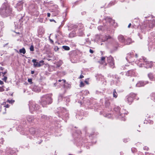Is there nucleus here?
<instances>
[{"label":"nucleus","instance_id":"nucleus-1","mask_svg":"<svg viewBox=\"0 0 155 155\" xmlns=\"http://www.w3.org/2000/svg\"><path fill=\"white\" fill-rule=\"evenodd\" d=\"M52 94H48L43 95L41 97L40 104L44 107L47 105L51 104L52 102Z\"/></svg>","mask_w":155,"mask_h":155},{"label":"nucleus","instance_id":"nucleus-2","mask_svg":"<svg viewBox=\"0 0 155 155\" xmlns=\"http://www.w3.org/2000/svg\"><path fill=\"white\" fill-rule=\"evenodd\" d=\"M12 12V9L9 7L5 8H1L0 10V14L4 17H7L10 15Z\"/></svg>","mask_w":155,"mask_h":155},{"label":"nucleus","instance_id":"nucleus-3","mask_svg":"<svg viewBox=\"0 0 155 155\" xmlns=\"http://www.w3.org/2000/svg\"><path fill=\"white\" fill-rule=\"evenodd\" d=\"M107 63L110 67L112 68L115 67V64L114 58L111 56L107 57Z\"/></svg>","mask_w":155,"mask_h":155},{"label":"nucleus","instance_id":"nucleus-4","mask_svg":"<svg viewBox=\"0 0 155 155\" xmlns=\"http://www.w3.org/2000/svg\"><path fill=\"white\" fill-rule=\"evenodd\" d=\"M136 94L133 93H131L127 98L128 103L130 104H131L133 101L134 99L136 98Z\"/></svg>","mask_w":155,"mask_h":155},{"label":"nucleus","instance_id":"nucleus-5","mask_svg":"<svg viewBox=\"0 0 155 155\" xmlns=\"http://www.w3.org/2000/svg\"><path fill=\"white\" fill-rule=\"evenodd\" d=\"M29 107L31 111H33L39 109L38 105L36 104L35 103H30L29 104Z\"/></svg>","mask_w":155,"mask_h":155},{"label":"nucleus","instance_id":"nucleus-6","mask_svg":"<svg viewBox=\"0 0 155 155\" xmlns=\"http://www.w3.org/2000/svg\"><path fill=\"white\" fill-rule=\"evenodd\" d=\"M126 75L127 76L135 77L137 76L135 71L134 70H130L128 71L126 73Z\"/></svg>","mask_w":155,"mask_h":155},{"label":"nucleus","instance_id":"nucleus-7","mask_svg":"<svg viewBox=\"0 0 155 155\" xmlns=\"http://www.w3.org/2000/svg\"><path fill=\"white\" fill-rule=\"evenodd\" d=\"M148 83V81H139V82L137 84V86L139 87H142L144 86L145 85L147 84Z\"/></svg>","mask_w":155,"mask_h":155},{"label":"nucleus","instance_id":"nucleus-8","mask_svg":"<svg viewBox=\"0 0 155 155\" xmlns=\"http://www.w3.org/2000/svg\"><path fill=\"white\" fill-rule=\"evenodd\" d=\"M105 57H101L100 60L98 61V62L101 64L106 66L107 63L105 62Z\"/></svg>","mask_w":155,"mask_h":155},{"label":"nucleus","instance_id":"nucleus-9","mask_svg":"<svg viewBox=\"0 0 155 155\" xmlns=\"http://www.w3.org/2000/svg\"><path fill=\"white\" fill-rule=\"evenodd\" d=\"M118 39L119 41L121 43L124 42L125 41L124 37L122 35H119L118 37Z\"/></svg>","mask_w":155,"mask_h":155},{"label":"nucleus","instance_id":"nucleus-10","mask_svg":"<svg viewBox=\"0 0 155 155\" xmlns=\"http://www.w3.org/2000/svg\"><path fill=\"white\" fill-rule=\"evenodd\" d=\"M147 68H151L153 66V62L152 61H149L146 63Z\"/></svg>","mask_w":155,"mask_h":155},{"label":"nucleus","instance_id":"nucleus-11","mask_svg":"<svg viewBox=\"0 0 155 155\" xmlns=\"http://www.w3.org/2000/svg\"><path fill=\"white\" fill-rule=\"evenodd\" d=\"M148 77L149 79L152 81L155 80V78L153 73H150L148 74Z\"/></svg>","mask_w":155,"mask_h":155},{"label":"nucleus","instance_id":"nucleus-12","mask_svg":"<svg viewBox=\"0 0 155 155\" xmlns=\"http://www.w3.org/2000/svg\"><path fill=\"white\" fill-rule=\"evenodd\" d=\"M27 121L29 123H31L34 120L33 117L32 116H29L27 117Z\"/></svg>","mask_w":155,"mask_h":155},{"label":"nucleus","instance_id":"nucleus-13","mask_svg":"<svg viewBox=\"0 0 155 155\" xmlns=\"http://www.w3.org/2000/svg\"><path fill=\"white\" fill-rule=\"evenodd\" d=\"M150 23L152 24V25H149V27L153 28L155 26V19L153 20L152 21H150Z\"/></svg>","mask_w":155,"mask_h":155},{"label":"nucleus","instance_id":"nucleus-14","mask_svg":"<svg viewBox=\"0 0 155 155\" xmlns=\"http://www.w3.org/2000/svg\"><path fill=\"white\" fill-rule=\"evenodd\" d=\"M29 131L30 133L32 135L35 134L36 132L35 129L33 127L30 128Z\"/></svg>","mask_w":155,"mask_h":155},{"label":"nucleus","instance_id":"nucleus-15","mask_svg":"<svg viewBox=\"0 0 155 155\" xmlns=\"http://www.w3.org/2000/svg\"><path fill=\"white\" fill-rule=\"evenodd\" d=\"M32 62L34 63V66L35 67H38V62H37V60L35 59H33L32 60Z\"/></svg>","mask_w":155,"mask_h":155},{"label":"nucleus","instance_id":"nucleus-16","mask_svg":"<svg viewBox=\"0 0 155 155\" xmlns=\"http://www.w3.org/2000/svg\"><path fill=\"white\" fill-rule=\"evenodd\" d=\"M106 21H107V22H108L110 23H111L112 22H114V20H113L112 18H110L107 17L106 18Z\"/></svg>","mask_w":155,"mask_h":155},{"label":"nucleus","instance_id":"nucleus-17","mask_svg":"<svg viewBox=\"0 0 155 155\" xmlns=\"http://www.w3.org/2000/svg\"><path fill=\"white\" fill-rule=\"evenodd\" d=\"M19 52L20 53H22L24 54L26 53V50L24 48H22L19 50Z\"/></svg>","mask_w":155,"mask_h":155},{"label":"nucleus","instance_id":"nucleus-18","mask_svg":"<svg viewBox=\"0 0 155 155\" xmlns=\"http://www.w3.org/2000/svg\"><path fill=\"white\" fill-rule=\"evenodd\" d=\"M126 41V45H129L132 42L131 39L130 38L127 39Z\"/></svg>","mask_w":155,"mask_h":155},{"label":"nucleus","instance_id":"nucleus-19","mask_svg":"<svg viewBox=\"0 0 155 155\" xmlns=\"http://www.w3.org/2000/svg\"><path fill=\"white\" fill-rule=\"evenodd\" d=\"M117 94L115 89H114L113 92V97L115 98H116L117 97Z\"/></svg>","mask_w":155,"mask_h":155},{"label":"nucleus","instance_id":"nucleus-20","mask_svg":"<svg viewBox=\"0 0 155 155\" xmlns=\"http://www.w3.org/2000/svg\"><path fill=\"white\" fill-rule=\"evenodd\" d=\"M44 61L43 60H41L38 63V67H40L43 65L44 64Z\"/></svg>","mask_w":155,"mask_h":155},{"label":"nucleus","instance_id":"nucleus-21","mask_svg":"<svg viewBox=\"0 0 155 155\" xmlns=\"http://www.w3.org/2000/svg\"><path fill=\"white\" fill-rule=\"evenodd\" d=\"M62 48L65 50L68 51L70 50V48L69 47L67 46H63Z\"/></svg>","mask_w":155,"mask_h":155},{"label":"nucleus","instance_id":"nucleus-22","mask_svg":"<svg viewBox=\"0 0 155 155\" xmlns=\"http://www.w3.org/2000/svg\"><path fill=\"white\" fill-rule=\"evenodd\" d=\"M104 38L105 39V41H107L108 39H111L112 37L109 35H106L104 37Z\"/></svg>","mask_w":155,"mask_h":155},{"label":"nucleus","instance_id":"nucleus-23","mask_svg":"<svg viewBox=\"0 0 155 155\" xmlns=\"http://www.w3.org/2000/svg\"><path fill=\"white\" fill-rule=\"evenodd\" d=\"M52 12H55L54 15V16H56L57 15H58L59 12V11L58 10H56L55 11H52Z\"/></svg>","mask_w":155,"mask_h":155},{"label":"nucleus","instance_id":"nucleus-24","mask_svg":"<svg viewBox=\"0 0 155 155\" xmlns=\"http://www.w3.org/2000/svg\"><path fill=\"white\" fill-rule=\"evenodd\" d=\"M14 102H15L14 100H9L8 99V100H7L6 102H8L9 103L12 104Z\"/></svg>","mask_w":155,"mask_h":155},{"label":"nucleus","instance_id":"nucleus-25","mask_svg":"<svg viewBox=\"0 0 155 155\" xmlns=\"http://www.w3.org/2000/svg\"><path fill=\"white\" fill-rule=\"evenodd\" d=\"M110 104V102L108 101H107L105 102V106L106 107H109Z\"/></svg>","mask_w":155,"mask_h":155},{"label":"nucleus","instance_id":"nucleus-26","mask_svg":"<svg viewBox=\"0 0 155 155\" xmlns=\"http://www.w3.org/2000/svg\"><path fill=\"white\" fill-rule=\"evenodd\" d=\"M4 86H2V87H0V92H3L4 91L5 89H4Z\"/></svg>","mask_w":155,"mask_h":155},{"label":"nucleus","instance_id":"nucleus-27","mask_svg":"<svg viewBox=\"0 0 155 155\" xmlns=\"http://www.w3.org/2000/svg\"><path fill=\"white\" fill-rule=\"evenodd\" d=\"M30 51H34V47L33 45H31L30 48Z\"/></svg>","mask_w":155,"mask_h":155},{"label":"nucleus","instance_id":"nucleus-28","mask_svg":"<svg viewBox=\"0 0 155 155\" xmlns=\"http://www.w3.org/2000/svg\"><path fill=\"white\" fill-rule=\"evenodd\" d=\"M3 105H5V107L6 108H8L9 107V105L8 104H6V102L3 103Z\"/></svg>","mask_w":155,"mask_h":155},{"label":"nucleus","instance_id":"nucleus-29","mask_svg":"<svg viewBox=\"0 0 155 155\" xmlns=\"http://www.w3.org/2000/svg\"><path fill=\"white\" fill-rule=\"evenodd\" d=\"M84 83L82 81H81L80 83V87H84Z\"/></svg>","mask_w":155,"mask_h":155},{"label":"nucleus","instance_id":"nucleus-30","mask_svg":"<svg viewBox=\"0 0 155 155\" xmlns=\"http://www.w3.org/2000/svg\"><path fill=\"white\" fill-rule=\"evenodd\" d=\"M143 59L146 63H147V62H148L149 61H148V59L146 58L145 57L143 58Z\"/></svg>","mask_w":155,"mask_h":155},{"label":"nucleus","instance_id":"nucleus-31","mask_svg":"<svg viewBox=\"0 0 155 155\" xmlns=\"http://www.w3.org/2000/svg\"><path fill=\"white\" fill-rule=\"evenodd\" d=\"M4 78L2 79V80L4 81L5 82H6L7 79V77L6 76H4Z\"/></svg>","mask_w":155,"mask_h":155},{"label":"nucleus","instance_id":"nucleus-32","mask_svg":"<svg viewBox=\"0 0 155 155\" xmlns=\"http://www.w3.org/2000/svg\"><path fill=\"white\" fill-rule=\"evenodd\" d=\"M83 73V72L82 71H81V74L80 75V77L79 78V79H81V78H84V76L82 75Z\"/></svg>","mask_w":155,"mask_h":155},{"label":"nucleus","instance_id":"nucleus-33","mask_svg":"<svg viewBox=\"0 0 155 155\" xmlns=\"http://www.w3.org/2000/svg\"><path fill=\"white\" fill-rule=\"evenodd\" d=\"M58 49H59V48H58V47L57 46H55L54 48V50L55 51H58Z\"/></svg>","mask_w":155,"mask_h":155},{"label":"nucleus","instance_id":"nucleus-34","mask_svg":"<svg viewBox=\"0 0 155 155\" xmlns=\"http://www.w3.org/2000/svg\"><path fill=\"white\" fill-rule=\"evenodd\" d=\"M6 155H16V154L15 153H7Z\"/></svg>","mask_w":155,"mask_h":155},{"label":"nucleus","instance_id":"nucleus-35","mask_svg":"<svg viewBox=\"0 0 155 155\" xmlns=\"http://www.w3.org/2000/svg\"><path fill=\"white\" fill-rule=\"evenodd\" d=\"M7 73V70H6L4 72H2L1 73L3 74V76H4V75L6 74Z\"/></svg>","mask_w":155,"mask_h":155},{"label":"nucleus","instance_id":"nucleus-36","mask_svg":"<svg viewBox=\"0 0 155 155\" xmlns=\"http://www.w3.org/2000/svg\"><path fill=\"white\" fill-rule=\"evenodd\" d=\"M28 81L29 83H32V79L31 78H29L28 79Z\"/></svg>","mask_w":155,"mask_h":155},{"label":"nucleus","instance_id":"nucleus-37","mask_svg":"<svg viewBox=\"0 0 155 155\" xmlns=\"http://www.w3.org/2000/svg\"><path fill=\"white\" fill-rule=\"evenodd\" d=\"M151 96L152 97H153L155 99V93H152L151 94Z\"/></svg>","mask_w":155,"mask_h":155},{"label":"nucleus","instance_id":"nucleus-38","mask_svg":"<svg viewBox=\"0 0 155 155\" xmlns=\"http://www.w3.org/2000/svg\"><path fill=\"white\" fill-rule=\"evenodd\" d=\"M89 51L90 53H94V51L93 50H91V49H90L89 50Z\"/></svg>","mask_w":155,"mask_h":155},{"label":"nucleus","instance_id":"nucleus-39","mask_svg":"<svg viewBox=\"0 0 155 155\" xmlns=\"http://www.w3.org/2000/svg\"><path fill=\"white\" fill-rule=\"evenodd\" d=\"M4 84V83L3 81L0 80V84L1 85H2Z\"/></svg>","mask_w":155,"mask_h":155},{"label":"nucleus","instance_id":"nucleus-40","mask_svg":"<svg viewBox=\"0 0 155 155\" xmlns=\"http://www.w3.org/2000/svg\"><path fill=\"white\" fill-rule=\"evenodd\" d=\"M4 69V68L2 67H0V71H2Z\"/></svg>","mask_w":155,"mask_h":155},{"label":"nucleus","instance_id":"nucleus-41","mask_svg":"<svg viewBox=\"0 0 155 155\" xmlns=\"http://www.w3.org/2000/svg\"><path fill=\"white\" fill-rule=\"evenodd\" d=\"M84 82H85V83L87 84H89V82H88V81H87L86 80L84 81Z\"/></svg>","mask_w":155,"mask_h":155},{"label":"nucleus","instance_id":"nucleus-42","mask_svg":"<svg viewBox=\"0 0 155 155\" xmlns=\"http://www.w3.org/2000/svg\"><path fill=\"white\" fill-rule=\"evenodd\" d=\"M50 15H51V14L49 13H47V16L48 17H50Z\"/></svg>","mask_w":155,"mask_h":155},{"label":"nucleus","instance_id":"nucleus-43","mask_svg":"<svg viewBox=\"0 0 155 155\" xmlns=\"http://www.w3.org/2000/svg\"><path fill=\"white\" fill-rule=\"evenodd\" d=\"M50 40L51 42V43H52V44H54V41H53L52 40H51V39H50Z\"/></svg>","mask_w":155,"mask_h":155},{"label":"nucleus","instance_id":"nucleus-44","mask_svg":"<svg viewBox=\"0 0 155 155\" xmlns=\"http://www.w3.org/2000/svg\"><path fill=\"white\" fill-rule=\"evenodd\" d=\"M50 21L51 22H52V21H54L55 22V21L53 19H50Z\"/></svg>","mask_w":155,"mask_h":155},{"label":"nucleus","instance_id":"nucleus-45","mask_svg":"<svg viewBox=\"0 0 155 155\" xmlns=\"http://www.w3.org/2000/svg\"><path fill=\"white\" fill-rule=\"evenodd\" d=\"M131 25V23L129 24L128 25V28H130V27Z\"/></svg>","mask_w":155,"mask_h":155},{"label":"nucleus","instance_id":"nucleus-46","mask_svg":"<svg viewBox=\"0 0 155 155\" xmlns=\"http://www.w3.org/2000/svg\"><path fill=\"white\" fill-rule=\"evenodd\" d=\"M61 66V64H57V67H60Z\"/></svg>","mask_w":155,"mask_h":155},{"label":"nucleus","instance_id":"nucleus-47","mask_svg":"<svg viewBox=\"0 0 155 155\" xmlns=\"http://www.w3.org/2000/svg\"><path fill=\"white\" fill-rule=\"evenodd\" d=\"M148 22H149L148 25H147V26H148V27H149V25H152V24L151 23H150V21H148Z\"/></svg>","mask_w":155,"mask_h":155},{"label":"nucleus","instance_id":"nucleus-48","mask_svg":"<svg viewBox=\"0 0 155 155\" xmlns=\"http://www.w3.org/2000/svg\"><path fill=\"white\" fill-rule=\"evenodd\" d=\"M35 87H36V86H35V87H34V88H33V90H34V91H36V90H35V89H34V88H35Z\"/></svg>","mask_w":155,"mask_h":155},{"label":"nucleus","instance_id":"nucleus-49","mask_svg":"<svg viewBox=\"0 0 155 155\" xmlns=\"http://www.w3.org/2000/svg\"><path fill=\"white\" fill-rule=\"evenodd\" d=\"M147 149H148V147H144V150L146 149V150H147Z\"/></svg>","mask_w":155,"mask_h":155},{"label":"nucleus","instance_id":"nucleus-50","mask_svg":"<svg viewBox=\"0 0 155 155\" xmlns=\"http://www.w3.org/2000/svg\"><path fill=\"white\" fill-rule=\"evenodd\" d=\"M62 81H63V82H64V83H65V82H66V80H63H63H62Z\"/></svg>","mask_w":155,"mask_h":155},{"label":"nucleus","instance_id":"nucleus-51","mask_svg":"<svg viewBox=\"0 0 155 155\" xmlns=\"http://www.w3.org/2000/svg\"><path fill=\"white\" fill-rule=\"evenodd\" d=\"M34 73V71H31V74H33Z\"/></svg>","mask_w":155,"mask_h":155},{"label":"nucleus","instance_id":"nucleus-52","mask_svg":"<svg viewBox=\"0 0 155 155\" xmlns=\"http://www.w3.org/2000/svg\"><path fill=\"white\" fill-rule=\"evenodd\" d=\"M150 123H151V124H152L153 123V121H150Z\"/></svg>","mask_w":155,"mask_h":155},{"label":"nucleus","instance_id":"nucleus-53","mask_svg":"<svg viewBox=\"0 0 155 155\" xmlns=\"http://www.w3.org/2000/svg\"><path fill=\"white\" fill-rule=\"evenodd\" d=\"M61 81H62V80H59L58 81L59 82H61Z\"/></svg>","mask_w":155,"mask_h":155},{"label":"nucleus","instance_id":"nucleus-54","mask_svg":"<svg viewBox=\"0 0 155 155\" xmlns=\"http://www.w3.org/2000/svg\"><path fill=\"white\" fill-rule=\"evenodd\" d=\"M1 72H0V76H1Z\"/></svg>","mask_w":155,"mask_h":155},{"label":"nucleus","instance_id":"nucleus-55","mask_svg":"<svg viewBox=\"0 0 155 155\" xmlns=\"http://www.w3.org/2000/svg\"><path fill=\"white\" fill-rule=\"evenodd\" d=\"M17 52H18V51H17Z\"/></svg>","mask_w":155,"mask_h":155}]
</instances>
